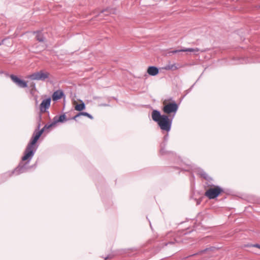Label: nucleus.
I'll use <instances>...</instances> for the list:
<instances>
[{
	"instance_id": "14",
	"label": "nucleus",
	"mask_w": 260,
	"mask_h": 260,
	"mask_svg": "<svg viewBox=\"0 0 260 260\" xmlns=\"http://www.w3.org/2000/svg\"><path fill=\"white\" fill-rule=\"evenodd\" d=\"M169 139V134H167L164 137L162 142L160 144V152L164 153V147H166Z\"/></svg>"
},
{
	"instance_id": "20",
	"label": "nucleus",
	"mask_w": 260,
	"mask_h": 260,
	"mask_svg": "<svg viewBox=\"0 0 260 260\" xmlns=\"http://www.w3.org/2000/svg\"><path fill=\"white\" fill-rule=\"evenodd\" d=\"M176 68H177L175 64H168L165 67V69L168 70H176Z\"/></svg>"
},
{
	"instance_id": "12",
	"label": "nucleus",
	"mask_w": 260,
	"mask_h": 260,
	"mask_svg": "<svg viewBox=\"0 0 260 260\" xmlns=\"http://www.w3.org/2000/svg\"><path fill=\"white\" fill-rule=\"evenodd\" d=\"M63 95V93L62 91L60 90H57L55 91L52 95V100L53 101H57L59 99H60L62 95Z\"/></svg>"
},
{
	"instance_id": "30",
	"label": "nucleus",
	"mask_w": 260,
	"mask_h": 260,
	"mask_svg": "<svg viewBox=\"0 0 260 260\" xmlns=\"http://www.w3.org/2000/svg\"><path fill=\"white\" fill-rule=\"evenodd\" d=\"M109 258V256H107L106 257H105V259H107Z\"/></svg>"
},
{
	"instance_id": "9",
	"label": "nucleus",
	"mask_w": 260,
	"mask_h": 260,
	"mask_svg": "<svg viewBox=\"0 0 260 260\" xmlns=\"http://www.w3.org/2000/svg\"><path fill=\"white\" fill-rule=\"evenodd\" d=\"M197 172L201 177L207 181V182H212V178L209 176L203 169L198 168L197 170Z\"/></svg>"
},
{
	"instance_id": "24",
	"label": "nucleus",
	"mask_w": 260,
	"mask_h": 260,
	"mask_svg": "<svg viewBox=\"0 0 260 260\" xmlns=\"http://www.w3.org/2000/svg\"><path fill=\"white\" fill-rule=\"evenodd\" d=\"M182 52V51H181V49H180V50H175L172 51V52L173 54H174V53H178V52Z\"/></svg>"
},
{
	"instance_id": "8",
	"label": "nucleus",
	"mask_w": 260,
	"mask_h": 260,
	"mask_svg": "<svg viewBox=\"0 0 260 260\" xmlns=\"http://www.w3.org/2000/svg\"><path fill=\"white\" fill-rule=\"evenodd\" d=\"M51 99L48 98L43 100L40 105V111L42 112H45L47 109H48L50 106Z\"/></svg>"
},
{
	"instance_id": "27",
	"label": "nucleus",
	"mask_w": 260,
	"mask_h": 260,
	"mask_svg": "<svg viewBox=\"0 0 260 260\" xmlns=\"http://www.w3.org/2000/svg\"><path fill=\"white\" fill-rule=\"evenodd\" d=\"M107 11H108V10H105L103 11V12L102 13H105L107 15V14L106 13Z\"/></svg>"
},
{
	"instance_id": "23",
	"label": "nucleus",
	"mask_w": 260,
	"mask_h": 260,
	"mask_svg": "<svg viewBox=\"0 0 260 260\" xmlns=\"http://www.w3.org/2000/svg\"><path fill=\"white\" fill-rule=\"evenodd\" d=\"M30 87L32 88L31 90V93H32L34 89L35 88V84L34 83V82H31Z\"/></svg>"
},
{
	"instance_id": "2",
	"label": "nucleus",
	"mask_w": 260,
	"mask_h": 260,
	"mask_svg": "<svg viewBox=\"0 0 260 260\" xmlns=\"http://www.w3.org/2000/svg\"><path fill=\"white\" fill-rule=\"evenodd\" d=\"M152 119L156 122L162 131L169 132L171 129L173 117H169L166 114L161 115L157 110H153L151 113Z\"/></svg>"
},
{
	"instance_id": "17",
	"label": "nucleus",
	"mask_w": 260,
	"mask_h": 260,
	"mask_svg": "<svg viewBox=\"0 0 260 260\" xmlns=\"http://www.w3.org/2000/svg\"><path fill=\"white\" fill-rule=\"evenodd\" d=\"M181 51H182V52H197L199 51V49L198 48H188L182 49Z\"/></svg>"
},
{
	"instance_id": "6",
	"label": "nucleus",
	"mask_w": 260,
	"mask_h": 260,
	"mask_svg": "<svg viewBox=\"0 0 260 260\" xmlns=\"http://www.w3.org/2000/svg\"><path fill=\"white\" fill-rule=\"evenodd\" d=\"M34 34H36V38L38 41L42 43V44L39 46L37 44H35L36 48H37V51H40L45 49L47 47L46 39L44 36L43 32L41 31H35Z\"/></svg>"
},
{
	"instance_id": "21",
	"label": "nucleus",
	"mask_w": 260,
	"mask_h": 260,
	"mask_svg": "<svg viewBox=\"0 0 260 260\" xmlns=\"http://www.w3.org/2000/svg\"><path fill=\"white\" fill-rule=\"evenodd\" d=\"M165 147H164V153H162L160 152V150L159 151V153L161 155H166V154H169L170 153V152H169L165 149Z\"/></svg>"
},
{
	"instance_id": "29",
	"label": "nucleus",
	"mask_w": 260,
	"mask_h": 260,
	"mask_svg": "<svg viewBox=\"0 0 260 260\" xmlns=\"http://www.w3.org/2000/svg\"><path fill=\"white\" fill-rule=\"evenodd\" d=\"M100 106H109V105H108V104H104L100 105Z\"/></svg>"
},
{
	"instance_id": "22",
	"label": "nucleus",
	"mask_w": 260,
	"mask_h": 260,
	"mask_svg": "<svg viewBox=\"0 0 260 260\" xmlns=\"http://www.w3.org/2000/svg\"><path fill=\"white\" fill-rule=\"evenodd\" d=\"M191 168L192 167L190 166V165H187L186 167H185L184 168H182V170L188 171H189V170L191 169Z\"/></svg>"
},
{
	"instance_id": "11",
	"label": "nucleus",
	"mask_w": 260,
	"mask_h": 260,
	"mask_svg": "<svg viewBox=\"0 0 260 260\" xmlns=\"http://www.w3.org/2000/svg\"><path fill=\"white\" fill-rule=\"evenodd\" d=\"M1 75H4L6 77H9L10 78V79L13 81H14V82H22V81H25L24 80L20 79L18 77H17L16 76L14 75H9L7 73H3V72H1Z\"/></svg>"
},
{
	"instance_id": "7",
	"label": "nucleus",
	"mask_w": 260,
	"mask_h": 260,
	"mask_svg": "<svg viewBox=\"0 0 260 260\" xmlns=\"http://www.w3.org/2000/svg\"><path fill=\"white\" fill-rule=\"evenodd\" d=\"M49 74L44 73L43 71H40L28 75L25 79H30L31 80H45L48 77Z\"/></svg>"
},
{
	"instance_id": "15",
	"label": "nucleus",
	"mask_w": 260,
	"mask_h": 260,
	"mask_svg": "<svg viewBox=\"0 0 260 260\" xmlns=\"http://www.w3.org/2000/svg\"><path fill=\"white\" fill-rule=\"evenodd\" d=\"M82 115L87 116V117H88V118H89L91 119H93V117H92V116L91 115H90V114L88 113L87 112H79L76 115L74 116L72 119L76 120L77 117H79L80 116H82Z\"/></svg>"
},
{
	"instance_id": "10",
	"label": "nucleus",
	"mask_w": 260,
	"mask_h": 260,
	"mask_svg": "<svg viewBox=\"0 0 260 260\" xmlns=\"http://www.w3.org/2000/svg\"><path fill=\"white\" fill-rule=\"evenodd\" d=\"M159 72L158 69L154 66H150L148 68L147 73L151 76H155Z\"/></svg>"
},
{
	"instance_id": "19",
	"label": "nucleus",
	"mask_w": 260,
	"mask_h": 260,
	"mask_svg": "<svg viewBox=\"0 0 260 260\" xmlns=\"http://www.w3.org/2000/svg\"><path fill=\"white\" fill-rule=\"evenodd\" d=\"M175 243H176V240H174L173 241H170L168 243H166L165 244L164 246H171V248H174L175 247Z\"/></svg>"
},
{
	"instance_id": "5",
	"label": "nucleus",
	"mask_w": 260,
	"mask_h": 260,
	"mask_svg": "<svg viewBox=\"0 0 260 260\" xmlns=\"http://www.w3.org/2000/svg\"><path fill=\"white\" fill-rule=\"evenodd\" d=\"M164 107L162 108L163 112L166 115L172 114V117L174 118L176 113L178 109L179 106L175 102L169 103L168 104L164 103Z\"/></svg>"
},
{
	"instance_id": "26",
	"label": "nucleus",
	"mask_w": 260,
	"mask_h": 260,
	"mask_svg": "<svg viewBox=\"0 0 260 260\" xmlns=\"http://www.w3.org/2000/svg\"><path fill=\"white\" fill-rule=\"evenodd\" d=\"M196 201H197V205H199L201 203V200H197Z\"/></svg>"
},
{
	"instance_id": "3",
	"label": "nucleus",
	"mask_w": 260,
	"mask_h": 260,
	"mask_svg": "<svg viewBox=\"0 0 260 260\" xmlns=\"http://www.w3.org/2000/svg\"><path fill=\"white\" fill-rule=\"evenodd\" d=\"M67 120L68 119L67 118L65 114H63L59 116H55L53 118V122L52 123L45 124V126L40 131H38V130L40 127V124H39L37 129L35 131L32 136L37 140H39L44 132H46L50 128L55 126L56 123L58 122L63 123L65 121H67Z\"/></svg>"
},
{
	"instance_id": "18",
	"label": "nucleus",
	"mask_w": 260,
	"mask_h": 260,
	"mask_svg": "<svg viewBox=\"0 0 260 260\" xmlns=\"http://www.w3.org/2000/svg\"><path fill=\"white\" fill-rule=\"evenodd\" d=\"M16 85L20 88H25L27 87V82H15Z\"/></svg>"
},
{
	"instance_id": "4",
	"label": "nucleus",
	"mask_w": 260,
	"mask_h": 260,
	"mask_svg": "<svg viewBox=\"0 0 260 260\" xmlns=\"http://www.w3.org/2000/svg\"><path fill=\"white\" fill-rule=\"evenodd\" d=\"M205 187L206 189L205 196L210 200L215 199L223 192V190L221 187L214 185L212 182H206Z\"/></svg>"
},
{
	"instance_id": "1",
	"label": "nucleus",
	"mask_w": 260,
	"mask_h": 260,
	"mask_svg": "<svg viewBox=\"0 0 260 260\" xmlns=\"http://www.w3.org/2000/svg\"><path fill=\"white\" fill-rule=\"evenodd\" d=\"M38 140L33 136H32L23 152L21 161L14 170L7 172V175L9 176H12L13 175H18L27 172L30 168L28 165L37 151V146H36V144Z\"/></svg>"
},
{
	"instance_id": "28",
	"label": "nucleus",
	"mask_w": 260,
	"mask_h": 260,
	"mask_svg": "<svg viewBox=\"0 0 260 260\" xmlns=\"http://www.w3.org/2000/svg\"><path fill=\"white\" fill-rule=\"evenodd\" d=\"M5 40H3L2 41L0 42V46L4 44Z\"/></svg>"
},
{
	"instance_id": "16",
	"label": "nucleus",
	"mask_w": 260,
	"mask_h": 260,
	"mask_svg": "<svg viewBox=\"0 0 260 260\" xmlns=\"http://www.w3.org/2000/svg\"><path fill=\"white\" fill-rule=\"evenodd\" d=\"M75 109L77 111H81L82 110L85 109V104L82 102L81 104H77L75 106Z\"/></svg>"
},
{
	"instance_id": "25",
	"label": "nucleus",
	"mask_w": 260,
	"mask_h": 260,
	"mask_svg": "<svg viewBox=\"0 0 260 260\" xmlns=\"http://www.w3.org/2000/svg\"><path fill=\"white\" fill-rule=\"evenodd\" d=\"M253 246L255 247H257V248H258L260 249V245H259V244H255V245H253Z\"/></svg>"
},
{
	"instance_id": "13",
	"label": "nucleus",
	"mask_w": 260,
	"mask_h": 260,
	"mask_svg": "<svg viewBox=\"0 0 260 260\" xmlns=\"http://www.w3.org/2000/svg\"><path fill=\"white\" fill-rule=\"evenodd\" d=\"M233 60L234 62L232 63V64L247 63L248 62L247 59L244 58L234 57Z\"/></svg>"
}]
</instances>
